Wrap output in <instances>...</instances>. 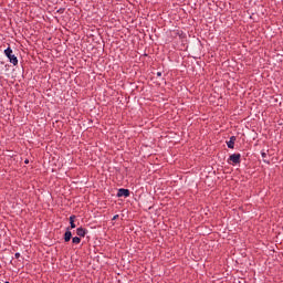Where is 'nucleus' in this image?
<instances>
[{"mask_svg":"<svg viewBox=\"0 0 283 283\" xmlns=\"http://www.w3.org/2000/svg\"><path fill=\"white\" fill-rule=\"evenodd\" d=\"M4 55L9 59L12 65H19V59L14 56L13 51L10 48L4 50Z\"/></svg>","mask_w":283,"mask_h":283,"instance_id":"1","label":"nucleus"},{"mask_svg":"<svg viewBox=\"0 0 283 283\" xmlns=\"http://www.w3.org/2000/svg\"><path fill=\"white\" fill-rule=\"evenodd\" d=\"M241 158H242V155H240V154H232V155H230V157L228 159V164L229 165H240Z\"/></svg>","mask_w":283,"mask_h":283,"instance_id":"2","label":"nucleus"},{"mask_svg":"<svg viewBox=\"0 0 283 283\" xmlns=\"http://www.w3.org/2000/svg\"><path fill=\"white\" fill-rule=\"evenodd\" d=\"M117 198H129V189L122 188L117 191Z\"/></svg>","mask_w":283,"mask_h":283,"instance_id":"3","label":"nucleus"},{"mask_svg":"<svg viewBox=\"0 0 283 283\" xmlns=\"http://www.w3.org/2000/svg\"><path fill=\"white\" fill-rule=\"evenodd\" d=\"M235 140H237L235 136L230 137V140L227 142L229 149H233L235 147Z\"/></svg>","mask_w":283,"mask_h":283,"instance_id":"4","label":"nucleus"},{"mask_svg":"<svg viewBox=\"0 0 283 283\" xmlns=\"http://www.w3.org/2000/svg\"><path fill=\"white\" fill-rule=\"evenodd\" d=\"M76 234H77L80 238H85V235H87V231H86L84 228H77V229H76Z\"/></svg>","mask_w":283,"mask_h":283,"instance_id":"5","label":"nucleus"},{"mask_svg":"<svg viewBox=\"0 0 283 283\" xmlns=\"http://www.w3.org/2000/svg\"><path fill=\"white\" fill-rule=\"evenodd\" d=\"M71 240H72V231H70V228H67L64 233V242H70Z\"/></svg>","mask_w":283,"mask_h":283,"instance_id":"6","label":"nucleus"},{"mask_svg":"<svg viewBox=\"0 0 283 283\" xmlns=\"http://www.w3.org/2000/svg\"><path fill=\"white\" fill-rule=\"evenodd\" d=\"M74 220H76V216H71L70 217L71 229H76V223H74Z\"/></svg>","mask_w":283,"mask_h":283,"instance_id":"7","label":"nucleus"},{"mask_svg":"<svg viewBox=\"0 0 283 283\" xmlns=\"http://www.w3.org/2000/svg\"><path fill=\"white\" fill-rule=\"evenodd\" d=\"M72 242H73V244H81V238L74 237V238L72 239Z\"/></svg>","mask_w":283,"mask_h":283,"instance_id":"8","label":"nucleus"},{"mask_svg":"<svg viewBox=\"0 0 283 283\" xmlns=\"http://www.w3.org/2000/svg\"><path fill=\"white\" fill-rule=\"evenodd\" d=\"M14 256H15V260H19V258H21V253L17 252V253L14 254Z\"/></svg>","mask_w":283,"mask_h":283,"instance_id":"9","label":"nucleus"},{"mask_svg":"<svg viewBox=\"0 0 283 283\" xmlns=\"http://www.w3.org/2000/svg\"><path fill=\"white\" fill-rule=\"evenodd\" d=\"M157 76H163V73H161V72H158V73H157Z\"/></svg>","mask_w":283,"mask_h":283,"instance_id":"10","label":"nucleus"},{"mask_svg":"<svg viewBox=\"0 0 283 283\" xmlns=\"http://www.w3.org/2000/svg\"><path fill=\"white\" fill-rule=\"evenodd\" d=\"M117 218H118V214L114 216V217H113V220H116Z\"/></svg>","mask_w":283,"mask_h":283,"instance_id":"11","label":"nucleus"},{"mask_svg":"<svg viewBox=\"0 0 283 283\" xmlns=\"http://www.w3.org/2000/svg\"><path fill=\"white\" fill-rule=\"evenodd\" d=\"M4 283H10V282L7 281V282H4Z\"/></svg>","mask_w":283,"mask_h":283,"instance_id":"12","label":"nucleus"}]
</instances>
